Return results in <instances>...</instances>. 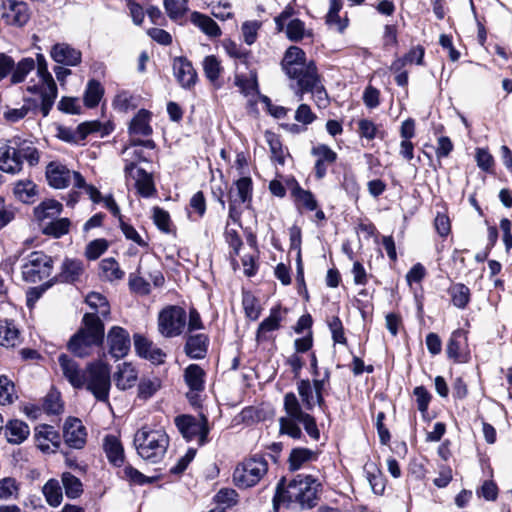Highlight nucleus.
<instances>
[{
  "mask_svg": "<svg viewBox=\"0 0 512 512\" xmlns=\"http://www.w3.org/2000/svg\"><path fill=\"white\" fill-rule=\"evenodd\" d=\"M14 194L23 203H32L37 196V186L31 180L18 181L14 186Z\"/></svg>",
  "mask_w": 512,
  "mask_h": 512,
  "instance_id": "44",
  "label": "nucleus"
},
{
  "mask_svg": "<svg viewBox=\"0 0 512 512\" xmlns=\"http://www.w3.org/2000/svg\"><path fill=\"white\" fill-rule=\"evenodd\" d=\"M234 84L239 88L240 92L245 97H258L261 96L258 90L257 74L255 71H250L249 76L236 73L234 76Z\"/></svg>",
  "mask_w": 512,
  "mask_h": 512,
  "instance_id": "39",
  "label": "nucleus"
},
{
  "mask_svg": "<svg viewBox=\"0 0 512 512\" xmlns=\"http://www.w3.org/2000/svg\"><path fill=\"white\" fill-rule=\"evenodd\" d=\"M314 81L309 82L307 86L304 84H300L297 86L295 94L298 97V100H303V95L306 92H311L313 94L316 105L319 108H324L328 104V95L323 85H321L320 76L318 72L315 74Z\"/></svg>",
  "mask_w": 512,
  "mask_h": 512,
  "instance_id": "27",
  "label": "nucleus"
},
{
  "mask_svg": "<svg viewBox=\"0 0 512 512\" xmlns=\"http://www.w3.org/2000/svg\"><path fill=\"white\" fill-rule=\"evenodd\" d=\"M35 69V60L32 58H24L17 63L14 64V68L12 69L11 74V83L18 84L23 82L27 75Z\"/></svg>",
  "mask_w": 512,
  "mask_h": 512,
  "instance_id": "51",
  "label": "nucleus"
},
{
  "mask_svg": "<svg viewBox=\"0 0 512 512\" xmlns=\"http://www.w3.org/2000/svg\"><path fill=\"white\" fill-rule=\"evenodd\" d=\"M109 353L120 359L126 356L130 350L131 341L127 330L120 326H113L107 334Z\"/></svg>",
  "mask_w": 512,
  "mask_h": 512,
  "instance_id": "14",
  "label": "nucleus"
},
{
  "mask_svg": "<svg viewBox=\"0 0 512 512\" xmlns=\"http://www.w3.org/2000/svg\"><path fill=\"white\" fill-rule=\"evenodd\" d=\"M1 18L8 25L24 26L30 19L27 3L17 0H4L1 4Z\"/></svg>",
  "mask_w": 512,
  "mask_h": 512,
  "instance_id": "12",
  "label": "nucleus"
},
{
  "mask_svg": "<svg viewBox=\"0 0 512 512\" xmlns=\"http://www.w3.org/2000/svg\"><path fill=\"white\" fill-rule=\"evenodd\" d=\"M292 196L298 207L305 208L309 211L317 209L318 204L314 195L309 190L301 188L298 184L293 188Z\"/></svg>",
  "mask_w": 512,
  "mask_h": 512,
  "instance_id": "48",
  "label": "nucleus"
},
{
  "mask_svg": "<svg viewBox=\"0 0 512 512\" xmlns=\"http://www.w3.org/2000/svg\"><path fill=\"white\" fill-rule=\"evenodd\" d=\"M56 137L70 144H80L85 140L80 129V125H78L76 129L65 126H58Z\"/></svg>",
  "mask_w": 512,
  "mask_h": 512,
  "instance_id": "60",
  "label": "nucleus"
},
{
  "mask_svg": "<svg viewBox=\"0 0 512 512\" xmlns=\"http://www.w3.org/2000/svg\"><path fill=\"white\" fill-rule=\"evenodd\" d=\"M51 58L63 65L77 66L81 63L82 53L67 43H56L50 50Z\"/></svg>",
  "mask_w": 512,
  "mask_h": 512,
  "instance_id": "20",
  "label": "nucleus"
},
{
  "mask_svg": "<svg viewBox=\"0 0 512 512\" xmlns=\"http://www.w3.org/2000/svg\"><path fill=\"white\" fill-rule=\"evenodd\" d=\"M446 352L448 357L456 362L464 363L468 361L467 337L463 330L458 329L451 334Z\"/></svg>",
  "mask_w": 512,
  "mask_h": 512,
  "instance_id": "18",
  "label": "nucleus"
},
{
  "mask_svg": "<svg viewBox=\"0 0 512 512\" xmlns=\"http://www.w3.org/2000/svg\"><path fill=\"white\" fill-rule=\"evenodd\" d=\"M61 481L65 489V494L70 499H76L83 493L81 480L70 472H64L61 475Z\"/></svg>",
  "mask_w": 512,
  "mask_h": 512,
  "instance_id": "47",
  "label": "nucleus"
},
{
  "mask_svg": "<svg viewBox=\"0 0 512 512\" xmlns=\"http://www.w3.org/2000/svg\"><path fill=\"white\" fill-rule=\"evenodd\" d=\"M281 66L285 74L290 79L297 81V86L314 81L317 73L316 65L313 61H307L306 53L298 46H290L282 59Z\"/></svg>",
  "mask_w": 512,
  "mask_h": 512,
  "instance_id": "5",
  "label": "nucleus"
},
{
  "mask_svg": "<svg viewBox=\"0 0 512 512\" xmlns=\"http://www.w3.org/2000/svg\"><path fill=\"white\" fill-rule=\"evenodd\" d=\"M186 325V312L178 306L163 309L158 317V330L166 338L179 336Z\"/></svg>",
  "mask_w": 512,
  "mask_h": 512,
  "instance_id": "11",
  "label": "nucleus"
},
{
  "mask_svg": "<svg viewBox=\"0 0 512 512\" xmlns=\"http://www.w3.org/2000/svg\"><path fill=\"white\" fill-rule=\"evenodd\" d=\"M311 154L316 157L315 175L322 179L327 172V166L332 165L337 160V154L329 146L318 144L311 149Z\"/></svg>",
  "mask_w": 512,
  "mask_h": 512,
  "instance_id": "23",
  "label": "nucleus"
},
{
  "mask_svg": "<svg viewBox=\"0 0 512 512\" xmlns=\"http://www.w3.org/2000/svg\"><path fill=\"white\" fill-rule=\"evenodd\" d=\"M173 72L183 88H190L196 82L197 74L191 62L184 57H176L173 60Z\"/></svg>",
  "mask_w": 512,
  "mask_h": 512,
  "instance_id": "25",
  "label": "nucleus"
},
{
  "mask_svg": "<svg viewBox=\"0 0 512 512\" xmlns=\"http://www.w3.org/2000/svg\"><path fill=\"white\" fill-rule=\"evenodd\" d=\"M321 489L319 480L311 475L298 474L285 485L282 480L274 496V506L280 503L298 505L300 508H312L317 504V495Z\"/></svg>",
  "mask_w": 512,
  "mask_h": 512,
  "instance_id": "2",
  "label": "nucleus"
},
{
  "mask_svg": "<svg viewBox=\"0 0 512 512\" xmlns=\"http://www.w3.org/2000/svg\"><path fill=\"white\" fill-rule=\"evenodd\" d=\"M37 447L43 452L54 451L60 445V435L50 425H40L35 429Z\"/></svg>",
  "mask_w": 512,
  "mask_h": 512,
  "instance_id": "24",
  "label": "nucleus"
},
{
  "mask_svg": "<svg viewBox=\"0 0 512 512\" xmlns=\"http://www.w3.org/2000/svg\"><path fill=\"white\" fill-rule=\"evenodd\" d=\"M84 387L90 391L94 397L103 402H108L111 386L110 366L101 361L90 363L85 370Z\"/></svg>",
  "mask_w": 512,
  "mask_h": 512,
  "instance_id": "8",
  "label": "nucleus"
},
{
  "mask_svg": "<svg viewBox=\"0 0 512 512\" xmlns=\"http://www.w3.org/2000/svg\"><path fill=\"white\" fill-rule=\"evenodd\" d=\"M104 339V325L99 316L86 313L83 317V327L69 341L68 347L72 353L85 357L91 353L92 347L100 345Z\"/></svg>",
  "mask_w": 512,
  "mask_h": 512,
  "instance_id": "4",
  "label": "nucleus"
},
{
  "mask_svg": "<svg viewBox=\"0 0 512 512\" xmlns=\"http://www.w3.org/2000/svg\"><path fill=\"white\" fill-rule=\"evenodd\" d=\"M222 47L225 53L235 61L236 69L239 64H243L248 67L251 59V51L242 47L241 44L236 43L231 39H224Z\"/></svg>",
  "mask_w": 512,
  "mask_h": 512,
  "instance_id": "34",
  "label": "nucleus"
},
{
  "mask_svg": "<svg viewBox=\"0 0 512 512\" xmlns=\"http://www.w3.org/2000/svg\"><path fill=\"white\" fill-rule=\"evenodd\" d=\"M283 319V312L279 307L271 309L270 315L265 318L259 325L256 339L258 342L268 339V333L279 329Z\"/></svg>",
  "mask_w": 512,
  "mask_h": 512,
  "instance_id": "32",
  "label": "nucleus"
},
{
  "mask_svg": "<svg viewBox=\"0 0 512 512\" xmlns=\"http://www.w3.org/2000/svg\"><path fill=\"white\" fill-rule=\"evenodd\" d=\"M448 292L451 296L452 303L457 308H465L470 301V290L462 283L453 284Z\"/></svg>",
  "mask_w": 512,
  "mask_h": 512,
  "instance_id": "52",
  "label": "nucleus"
},
{
  "mask_svg": "<svg viewBox=\"0 0 512 512\" xmlns=\"http://www.w3.org/2000/svg\"><path fill=\"white\" fill-rule=\"evenodd\" d=\"M70 221L68 218H60L45 224L42 228L44 234L59 238L69 232Z\"/></svg>",
  "mask_w": 512,
  "mask_h": 512,
  "instance_id": "55",
  "label": "nucleus"
},
{
  "mask_svg": "<svg viewBox=\"0 0 512 512\" xmlns=\"http://www.w3.org/2000/svg\"><path fill=\"white\" fill-rule=\"evenodd\" d=\"M151 113L142 109L132 118L129 124V134L132 138L136 136H149L152 133L150 125Z\"/></svg>",
  "mask_w": 512,
  "mask_h": 512,
  "instance_id": "31",
  "label": "nucleus"
},
{
  "mask_svg": "<svg viewBox=\"0 0 512 512\" xmlns=\"http://www.w3.org/2000/svg\"><path fill=\"white\" fill-rule=\"evenodd\" d=\"M133 340L135 351L140 357L151 361L153 364H162L164 362L166 354L152 341L141 334H135Z\"/></svg>",
  "mask_w": 512,
  "mask_h": 512,
  "instance_id": "17",
  "label": "nucleus"
},
{
  "mask_svg": "<svg viewBox=\"0 0 512 512\" xmlns=\"http://www.w3.org/2000/svg\"><path fill=\"white\" fill-rule=\"evenodd\" d=\"M138 379V371L132 363L124 362L117 366L113 375L115 385L120 390L132 388Z\"/></svg>",
  "mask_w": 512,
  "mask_h": 512,
  "instance_id": "28",
  "label": "nucleus"
},
{
  "mask_svg": "<svg viewBox=\"0 0 512 512\" xmlns=\"http://www.w3.org/2000/svg\"><path fill=\"white\" fill-rule=\"evenodd\" d=\"M204 370L197 364L189 365L184 372L185 382L191 392H199L204 388Z\"/></svg>",
  "mask_w": 512,
  "mask_h": 512,
  "instance_id": "41",
  "label": "nucleus"
},
{
  "mask_svg": "<svg viewBox=\"0 0 512 512\" xmlns=\"http://www.w3.org/2000/svg\"><path fill=\"white\" fill-rule=\"evenodd\" d=\"M84 273L85 267L81 260L65 258L56 278L59 282L74 283L80 281Z\"/></svg>",
  "mask_w": 512,
  "mask_h": 512,
  "instance_id": "26",
  "label": "nucleus"
},
{
  "mask_svg": "<svg viewBox=\"0 0 512 512\" xmlns=\"http://www.w3.org/2000/svg\"><path fill=\"white\" fill-rule=\"evenodd\" d=\"M104 95V88L97 80H89L84 92V104L88 108L96 107Z\"/></svg>",
  "mask_w": 512,
  "mask_h": 512,
  "instance_id": "45",
  "label": "nucleus"
},
{
  "mask_svg": "<svg viewBox=\"0 0 512 512\" xmlns=\"http://www.w3.org/2000/svg\"><path fill=\"white\" fill-rule=\"evenodd\" d=\"M42 493L51 507H58L63 501L62 487L57 479H49L44 484Z\"/></svg>",
  "mask_w": 512,
  "mask_h": 512,
  "instance_id": "43",
  "label": "nucleus"
},
{
  "mask_svg": "<svg viewBox=\"0 0 512 512\" xmlns=\"http://www.w3.org/2000/svg\"><path fill=\"white\" fill-rule=\"evenodd\" d=\"M16 399L15 386L6 376L0 377V405H8Z\"/></svg>",
  "mask_w": 512,
  "mask_h": 512,
  "instance_id": "62",
  "label": "nucleus"
},
{
  "mask_svg": "<svg viewBox=\"0 0 512 512\" xmlns=\"http://www.w3.org/2000/svg\"><path fill=\"white\" fill-rule=\"evenodd\" d=\"M290 17L289 11H283L276 19L278 30L285 29L286 36L289 40L298 42L302 40L306 34L305 24L300 19H291L288 23L286 21Z\"/></svg>",
  "mask_w": 512,
  "mask_h": 512,
  "instance_id": "19",
  "label": "nucleus"
},
{
  "mask_svg": "<svg viewBox=\"0 0 512 512\" xmlns=\"http://www.w3.org/2000/svg\"><path fill=\"white\" fill-rule=\"evenodd\" d=\"M62 204L56 200L48 199L34 209V215L39 221L53 218L61 213Z\"/></svg>",
  "mask_w": 512,
  "mask_h": 512,
  "instance_id": "46",
  "label": "nucleus"
},
{
  "mask_svg": "<svg viewBox=\"0 0 512 512\" xmlns=\"http://www.w3.org/2000/svg\"><path fill=\"white\" fill-rule=\"evenodd\" d=\"M84 139L91 133H97L100 137L110 134L114 127L110 122L101 123L99 121H89L80 124Z\"/></svg>",
  "mask_w": 512,
  "mask_h": 512,
  "instance_id": "54",
  "label": "nucleus"
},
{
  "mask_svg": "<svg viewBox=\"0 0 512 512\" xmlns=\"http://www.w3.org/2000/svg\"><path fill=\"white\" fill-rule=\"evenodd\" d=\"M19 495V483L14 477L0 479V500L16 499Z\"/></svg>",
  "mask_w": 512,
  "mask_h": 512,
  "instance_id": "56",
  "label": "nucleus"
},
{
  "mask_svg": "<svg viewBox=\"0 0 512 512\" xmlns=\"http://www.w3.org/2000/svg\"><path fill=\"white\" fill-rule=\"evenodd\" d=\"M104 451L108 460L115 466H121L124 462V450L120 441L112 435L104 439Z\"/></svg>",
  "mask_w": 512,
  "mask_h": 512,
  "instance_id": "40",
  "label": "nucleus"
},
{
  "mask_svg": "<svg viewBox=\"0 0 512 512\" xmlns=\"http://www.w3.org/2000/svg\"><path fill=\"white\" fill-rule=\"evenodd\" d=\"M12 143H15L19 158L22 162L25 160L30 166H35L40 161V151L35 146L34 142L21 139L19 137L12 138Z\"/></svg>",
  "mask_w": 512,
  "mask_h": 512,
  "instance_id": "30",
  "label": "nucleus"
},
{
  "mask_svg": "<svg viewBox=\"0 0 512 512\" xmlns=\"http://www.w3.org/2000/svg\"><path fill=\"white\" fill-rule=\"evenodd\" d=\"M190 21L209 38H218L222 34L219 25L206 14L194 11L190 15Z\"/></svg>",
  "mask_w": 512,
  "mask_h": 512,
  "instance_id": "29",
  "label": "nucleus"
},
{
  "mask_svg": "<svg viewBox=\"0 0 512 512\" xmlns=\"http://www.w3.org/2000/svg\"><path fill=\"white\" fill-rule=\"evenodd\" d=\"M126 176L135 180L138 193L143 197H150L155 193V186L151 174L141 168H136L132 161L124 167Z\"/></svg>",
  "mask_w": 512,
  "mask_h": 512,
  "instance_id": "16",
  "label": "nucleus"
},
{
  "mask_svg": "<svg viewBox=\"0 0 512 512\" xmlns=\"http://www.w3.org/2000/svg\"><path fill=\"white\" fill-rule=\"evenodd\" d=\"M265 140L270 147L271 159L279 165H284L287 153L283 149L279 137L275 133L267 131L265 133Z\"/></svg>",
  "mask_w": 512,
  "mask_h": 512,
  "instance_id": "49",
  "label": "nucleus"
},
{
  "mask_svg": "<svg viewBox=\"0 0 512 512\" xmlns=\"http://www.w3.org/2000/svg\"><path fill=\"white\" fill-rule=\"evenodd\" d=\"M86 303L89 307L95 310V315L99 314L102 317H107L110 313V306L107 299L97 292H91L86 297Z\"/></svg>",
  "mask_w": 512,
  "mask_h": 512,
  "instance_id": "53",
  "label": "nucleus"
},
{
  "mask_svg": "<svg viewBox=\"0 0 512 512\" xmlns=\"http://www.w3.org/2000/svg\"><path fill=\"white\" fill-rule=\"evenodd\" d=\"M203 70L210 82L215 83L222 72V66L214 55L206 56L203 60Z\"/></svg>",
  "mask_w": 512,
  "mask_h": 512,
  "instance_id": "59",
  "label": "nucleus"
},
{
  "mask_svg": "<svg viewBox=\"0 0 512 512\" xmlns=\"http://www.w3.org/2000/svg\"><path fill=\"white\" fill-rule=\"evenodd\" d=\"M252 197V180L250 177H242L235 182V188L229 192V200L232 203L242 204L250 201Z\"/></svg>",
  "mask_w": 512,
  "mask_h": 512,
  "instance_id": "37",
  "label": "nucleus"
},
{
  "mask_svg": "<svg viewBox=\"0 0 512 512\" xmlns=\"http://www.w3.org/2000/svg\"><path fill=\"white\" fill-rule=\"evenodd\" d=\"M169 442V436L162 428L144 426L134 435V445L138 455L153 464L163 460Z\"/></svg>",
  "mask_w": 512,
  "mask_h": 512,
  "instance_id": "3",
  "label": "nucleus"
},
{
  "mask_svg": "<svg viewBox=\"0 0 512 512\" xmlns=\"http://www.w3.org/2000/svg\"><path fill=\"white\" fill-rule=\"evenodd\" d=\"M342 8L341 0H330L329 11L326 15V22L328 25L335 27L338 31L342 32L347 27V19H341L339 12Z\"/></svg>",
  "mask_w": 512,
  "mask_h": 512,
  "instance_id": "50",
  "label": "nucleus"
},
{
  "mask_svg": "<svg viewBox=\"0 0 512 512\" xmlns=\"http://www.w3.org/2000/svg\"><path fill=\"white\" fill-rule=\"evenodd\" d=\"M138 105V98L128 91H120L113 100V106L120 112H128Z\"/></svg>",
  "mask_w": 512,
  "mask_h": 512,
  "instance_id": "57",
  "label": "nucleus"
},
{
  "mask_svg": "<svg viewBox=\"0 0 512 512\" xmlns=\"http://www.w3.org/2000/svg\"><path fill=\"white\" fill-rule=\"evenodd\" d=\"M318 452L308 448L292 449L289 455L288 463L291 471L303 468L307 463L316 461Z\"/></svg>",
  "mask_w": 512,
  "mask_h": 512,
  "instance_id": "35",
  "label": "nucleus"
},
{
  "mask_svg": "<svg viewBox=\"0 0 512 512\" xmlns=\"http://www.w3.org/2000/svg\"><path fill=\"white\" fill-rule=\"evenodd\" d=\"M260 28L261 22L257 20L245 21L241 26L243 41L249 46L254 44L257 40Z\"/></svg>",
  "mask_w": 512,
  "mask_h": 512,
  "instance_id": "61",
  "label": "nucleus"
},
{
  "mask_svg": "<svg viewBox=\"0 0 512 512\" xmlns=\"http://www.w3.org/2000/svg\"><path fill=\"white\" fill-rule=\"evenodd\" d=\"M109 244L108 241L105 239H95L91 241L85 250V256L89 260H96L98 259L102 254L106 252L108 249Z\"/></svg>",
  "mask_w": 512,
  "mask_h": 512,
  "instance_id": "64",
  "label": "nucleus"
},
{
  "mask_svg": "<svg viewBox=\"0 0 512 512\" xmlns=\"http://www.w3.org/2000/svg\"><path fill=\"white\" fill-rule=\"evenodd\" d=\"M125 273L118 262L112 258H105L100 262V276L109 282L121 280Z\"/></svg>",
  "mask_w": 512,
  "mask_h": 512,
  "instance_id": "42",
  "label": "nucleus"
},
{
  "mask_svg": "<svg viewBox=\"0 0 512 512\" xmlns=\"http://www.w3.org/2000/svg\"><path fill=\"white\" fill-rule=\"evenodd\" d=\"M46 179L48 184L55 189H65L73 181L75 186V174L78 171L70 170L65 164L59 161H52L46 166Z\"/></svg>",
  "mask_w": 512,
  "mask_h": 512,
  "instance_id": "13",
  "label": "nucleus"
},
{
  "mask_svg": "<svg viewBox=\"0 0 512 512\" xmlns=\"http://www.w3.org/2000/svg\"><path fill=\"white\" fill-rule=\"evenodd\" d=\"M53 259L43 251H33L23 259L22 277L26 282L38 283L50 277Z\"/></svg>",
  "mask_w": 512,
  "mask_h": 512,
  "instance_id": "9",
  "label": "nucleus"
},
{
  "mask_svg": "<svg viewBox=\"0 0 512 512\" xmlns=\"http://www.w3.org/2000/svg\"><path fill=\"white\" fill-rule=\"evenodd\" d=\"M268 471V462L264 457L253 456L238 463L233 471L232 480L239 489H248L257 485Z\"/></svg>",
  "mask_w": 512,
  "mask_h": 512,
  "instance_id": "7",
  "label": "nucleus"
},
{
  "mask_svg": "<svg viewBox=\"0 0 512 512\" xmlns=\"http://www.w3.org/2000/svg\"><path fill=\"white\" fill-rule=\"evenodd\" d=\"M161 388V380L157 377L142 378L138 385V396L142 399L151 398Z\"/></svg>",
  "mask_w": 512,
  "mask_h": 512,
  "instance_id": "58",
  "label": "nucleus"
},
{
  "mask_svg": "<svg viewBox=\"0 0 512 512\" xmlns=\"http://www.w3.org/2000/svg\"><path fill=\"white\" fill-rule=\"evenodd\" d=\"M35 66L37 68L39 84L28 85L27 91L39 94L40 110L42 115L46 117L57 97V86L48 70V64L43 54L38 53L36 55Z\"/></svg>",
  "mask_w": 512,
  "mask_h": 512,
  "instance_id": "6",
  "label": "nucleus"
},
{
  "mask_svg": "<svg viewBox=\"0 0 512 512\" xmlns=\"http://www.w3.org/2000/svg\"><path fill=\"white\" fill-rule=\"evenodd\" d=\"M163 5L166 13L173 20L181 18L187 10L186 0H163Z\"/></svg>",
  "mask_w": 512,
  "mask_h": 512,
  "instance_id": "63",
  "label": "nucleus"
},
{
  "mask_svg": "<svg viewBox=\"0 0 512 512\" xmlns=\"http://www.w3.org/2000/svg\"><path fill=\"white\" fill-rule=\"evenodd\" d=\"M65 442L72 448H81L85 444L86 432L82 422L77 418H68L63 427Z\"/></svg>",
  "mask_w": 512,
  "mask_h": 512,
  "instance_id": "21",
  "label": "nucleus"
},
{
  "mask_svg": "<svg viewBox=\"0 0 512 512\" xmlns=\"http://www.w3.org/2000/svg\"><path fill=\"white\" fill-rule=\"evenodd\" d=\"M0 170L16 174L22 170V160L12 139L0 142Z\"/></svg>",
  "mask_w": 512,
  "mask_h": 512,
  "instance_id": "15",
  "label": "nucleus"
},
{
  "mask_svg": "<svg viewBox=\"0 0 512 512\" xmlns=\"http://www.w3.org/2000/svg\"><path fill=\"white\" fill-rule=\"evenodd\" d=\"M297 391L301 398L302 405L294 393L290 392L284 396V410L286 415L279 419L280 434L288 435L293 439H300L303 435L299 426L301 424L308 436L318 441L320 431L317 427L316 420L305 411H310L318 405L316 393L309 380L298 381Z\"/></svg>",
  "mask_w": 512,
  "mask_h": 512,
  "instance_id": "1",
  "label": "nucleus"
},
{
  "mask_svg": "<svg viewBox=\"0 0 512 512\" xmlns=\"http://www.w3.org/2000/svg\"><path fill=\"white\" fill-rule=\"evenodd\" d=\"M64 377L74 388H83L85 385V370L80 369L78 363L67 355L61 354L58 358Z\"/></svg>",
  "mask_w": 512,
  "mask_h": 512,
  "instance_id": "22",
  "label": "nucleus"
},
{
  "mask_svg": "<svg viewBox=\"0 0 512 512\" xmlns=\"http://www.w3.org/2000/svg\"><path fill=\"white\" fill-rule=\"evenodd\" d=\"M21 343V333L13 321H0V345L13 348Z\"/></svg>",
  "mask_w": 512,
  "mask_h": 512,
  "instance_id": "33",
  "label": "nucleus"
},
{
  "mask_svg": "<svg viewBox=\"0 0 512 512\" xmlns=\"http://www.w3.org/2000/svg\"><path fill=\"white\" fill-rule=\"evenodd\" d=\"M208 348V337L205 334L191 335L187 338L185 352L190 358H204Z\"/></svg>",
  "mask_w": 512,
  "mask_h": 512,
  "instance_id": "36",
  "label": "nucleus"
},
{
  "mask_svg": "<svg viewBox=\"0 0 512 512\" xmlns=\"http://www.w3.org/2000/svg\"><path fill=\"white\" fill-rule=\"evenodd\" d=\"M29 434L28 425L21 420H11L5 426V435L9 443L20 444L27 439Z\"/></svg>",
  "mask_w": 512,
  "mask_h": 512,
  "instance_id": "38",
  "label": "nucleus"
},
{
  "mask_svg": "<svg viewBox=\"0 0 512 512\" xmlns=\"http://www.w3.org/2000/svg\"><path fill=\"white\" fill-rule=\"evenodd\" d=\"M175 425L187 441L197 440L200 445L206 443L209 428L205 416L180 415L175 418Z\"/></svg>",
  "mask_w": 512,
  "mask_h": 512,
  "instance_id": "10",
  "label": "nucleus"
}]
</instances>
